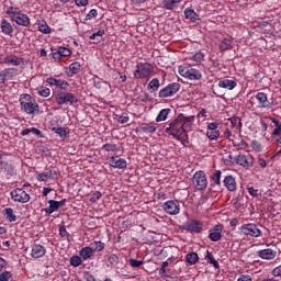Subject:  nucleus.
Returning a JSON list of instances; mask_svg holds the SVG:
<instances>
[{"mask_svg": "<svg viewBox=\"0 0 281 281\" xmlns=\"http://www.w3.org/2000/svg\"><path fill=\"white\" fill-rule=\"evenodd\" d=\"M183 113L178 114V116L168 123V127L165 128V133L167 135H171L173 139H177V142H181L182 146H186L184 138H183Z\"/></svg>", "mask_w": 281, "mask_h": 281, "instance_id": "f257e3e1", "label": "nucleus"}, {"mask_svg": "<svg viewBox=\"0 0 281 281\" xmlns=\"http://www.w3.org/2000/svg\"><path fill=\"white\" fill-rule=\"evenodd\" d=\"M5 14H8V16H10V21L16 23V25H20L21 27H30V16L23 13L20 8L9 7L5 10Z\"/></svg>", "mask_w": 281, "mask_h": 281, "instance_id": "f03ea898", "label": "nucleus"}, {"mask_svg": "<svg viewBox=\"0 0 281 281\" xmlns=\"http://www.w3.org/2000/svg\"><path fill=\"white\" fill-rule=\"evenodd\" d=\"M20 109L26 115H36L38 113V103L32 95L24 93L20 95Z\"/></svg>", "mask_w": 281, "mask_h": 281, "instance_id": "7ed1b4c3", "label": "nucleus"}, {"mask_svg": "<svg viewBox=\"0 0 281 281\" xmlns=\"http://www.w3.org/2000/svg\"><path fill=\"white\" fill-rule=\"evenodd\" d=\"M54 99L58 106H74V104H78V97L76 94L63 90H57Z\"/></svg>", "mask_w": 281, "mask_h": 281, "instance_id": "20e7f679", "label": "nucleus"}, {"mask_svg": "<svg viewBox=\"0 0 281 281\" xmlns=\"http://www.w3.org/2000/svg\"><path fill=\"white\" fill-rule=\"evenodd\" d=\"M153 71H155L153 64L138 63L134 71V78H136V80H145L146 78H150V76H153Z\"/></svg>", "mask_w": 281, "mask_h": 281, "instance_id": "39448f33", "label": "nucleus"}, {"mask_svg": "<svg viewBox=\"0 0 281 281\" xmlns=\"http://www.w3.org/2000/svg\"><path fill=\"white\" fill-rule=\"evenodd\" d=\"M178 71L179 75L182 78H187V80H201V78H203L201 70L192 68V66H179Z\"/></svg>", "mask_w": 281, "mask_h": 281, "instance_id": "423d86ee", "label": "nucleus"}, {"mask_svg": "<svg viewBox=\"0 0 281 281\" xmlns=\"http://www.w3.org/2000/svg\"><path fill=\"white\" fill-rule=\"evenodd\" d=\"M180 90H181V83L179 82L168 83L165 88L158 91V98H160L161 100L173 98V95H177V93H179Z\"/></svg>", "mask_w": 281, "mask_h": 281, "instance_id": "0eeeda50", "label": "nucleus"}, {"mask_svg": "<svg viewBox=\"0 0 281 281\" xmlns=\"http://www.w3.org/2000/svg\"><path fill=\"white\" fill-rule=\"evenodd\" d=\"M192 184L194 186L195 190L203 192L207 189V176L205 171L199 170L192 177Z\"/></svg>", "mask_w": 281, "mask_h": 281, "instance_id": "6e6552de", "label": "nucleus"}, {"mask_svg": "<svg viewBox=\"0 0 281 281\" xmlns=\"http://www.w3.org/2000/svg\"><path fill=\"white\" fill-rule=\"evenodd\" d=\"M239 229L244 236H251L252 238H260L262 236V231L254 223L243 224Z\"/></svg>", "mask_w": 281, "mask_h": 281, "instance_id": "1a4fd4ad", "label": "nucleus"}, {"mask_svg": "<svg viewBox=\"0 0 281 281\" xmlns=\"http://www.w3.org/2000/svg\"><path fill=\"white\" fill-rule=\"evenodd\" d=\"M10 196L12 201H14L15 203H22V204L30 203V199H32V196H30V193L25 192V190L21 188L13 189L10 192Z\"/></svg>", "mask_w": 281, "mask_h": 281, "instance_id": "9d476101", "label": "nucleus"}, {"mask_svg": "<svg viewBox=\"0 0 281 281\" xmlns=\"http://www.w3.org/2000/svg\"><path fill=\"white\" fill-rule=\"evenodd\" d=\"M257 100V109H266L269 111L273 109V102L269 101V95L265 92H258L255 97H251V100Z\"/></svg>", "mask_w": 281, "mask_h": 281, "instance_id": "9b49d317", "label": "nucleus"}, {"mask_svg": "<svg viewBox=\"0 0 281 281\" xmlns=\"http://www.w3.org/2000/svg\"><path fill=\"white\" fill-rule=\"evenodd\" d=\"M182 229L189 232V234H201V232H203V222L190 220L182 225Z\"/></svg>", "mask_w": 281, "mask_h": 281, "instance_id": "f8f14e48", "label": "nucleus"}, {"mask_svg": "<svg viewBox=\"0 0 281 281\" xmlns=\"http://www.w3.org/2000/svg\"><path fill=\"white\" fill-rule=\"evenodd\" d=\"M235 164L249 170V168H254L255 159L251 155L239 154L235 157Z\"/></svg>", "mask_w": 281, "mask_h": 281, "instance_id": "ddd939ff", "label": "nucleus"}, {"mask_svg": "<svg viewBox=\"0 0 281 281\" xmlns=\"http://www.w3.org/2000/svg\"><path fill=\"white\" fill-rule=\"evenodd\" d=\"M162 209L169 216H177L181 212V204L177 200H168L164 203Z\"/></svg>", "mask_w": 281, "mask_h": 281, "instance_id": "4468645a", "label": "nucleus"}, {"mask_svg": "<svg viewBox=\"0 0 281 281\" xmlns=\"http://www.w3.org/2000/svg\"><path fill=\"white\" fill-rule=\"evenodd\" d=\"M182 135L184 139V144H190V140H188V132L192 131V126H194V116H186L182 114Z\"/></svg>", "mask_w": 281, "mask_h": 281, "instance_id": "2eb2a0df", "label": "nucleus"}, {"mask_svg": "<svg viewBox=\"0 0 281 281\" xmlns=\"http://www.w3.org/2000/svg\"><path fill=\"white\" fill-rule=\"evenodd\" d=\"M106 267L109 269H124L126 267V263H124V258L119 257L115 254H112L109 256L106 260Z\"/></svg>", "mask_w": 281, "mask_h": 281, "instance_id": "dca6fc26", "label": "nucleus"}, {"mask_svg": "<svg viewBox=\"0 0 281 281\" xmlns=\"http://www.w3.org/2000/svg\"><path fill=\"white\" fill-rule=\"evenodd\" d=\"M3 64L11 67H23V65H25V59L23 57L11 54L3 58Z\"/></svg>", "mask_w": 281, "mask_h": 281, "instance_id": "f3484780", "label": "nucleus"}, {"mask_svg": "<svg viewBox=\"0 0 281 281\" xmlns=\"http://www.w3.org/2000/svg\"><path fill=\"white\" fill-rule=\"evenodd\" d=\"M46 82L49 85V87H56V89H60V91H67V89H69V81L64 79L48 77L46 78Z\"/></svg>", "mask_w": 281, "mask_h": 281, "instance_id": "a211bd4d", "label": "nucleus"}, {"mask_svg": "<svg viewBox=\"0 0 281 281\" xmlns=\"http://www.w3.org/2000/svg\"><path fill=\"white\" fill-rule=\"evenodd\" d=\"M223 238V224H216L209 231V239L212 243H218Z\"/></svg>", "mask_w": 281, "mask_h": 281, "instance_id": "6ab92c4d", "label": "nucleus"}, {"mask_svg": "<svg viewBox=\"0 0 281 281\" xmlns=\"http://www.w3.org/2000/svg\"><path fill=\"white\" fill-rule=\"evenodd\" d=\"M60 177V171L57 169H50L49 171L38 173L36 176L37 181H47V179H50V181H56Z\"/></svg>", "mask_w": 281, "mask_h": 281, "instance_id": "aec40b11", "label": "nucleus"}, {"mask_svg": "<svg viewBox=\"0 0 281 281\" xmlns=\"http://www.w3.org/2000/svg\"><path fill=\"white\" fill-rule=\"evenodd\" d=\"M110 166L111 168H116L117 170H125L128 167V162L126 159L121 158L120 156L110 157Z\"/></svg>", "mask_w": 281, "mask_h": 281, "instance_id": "412c9836", "label": "nucleus"}, {"mask_svg": "<svg viewBox=\"0 0 281 281\" xmlns=\"http://www.w3.org/2000/svg\"><path fill=\"white\" fill-rule=\"evenodd\" d=\"M45 254H47V249L45 248V246L41 244H33L31 246V258L38 260V258H43Z\"/></svg>", "mask_w": 281, "mask_h": 281, "instance_id": "4be33fe9", "label": "nucleus"}, {"mask_svg": "<svg viewBox=\"0 0 281 281\" xmlns=\"http://www.w3.org/2000/svg\"><path fill=\"white\" fill-rule=\"evenodd\" d=\"M257 256L261 258V260H273L276 256H278V251L271 248H266L258 250Z\"/></svg>", "mask_w": 281, "mask_h": 281, "instance_id": "5701e85b", "label": "nucleus"}, {"mask_svg": "<svg viewBox=\"0 0 281 281\" xmlns=\"http://www.w3.org/2000/svg\"><path fill=\"white\" fill-rule=\"evenodd\" d=\"M0 30L4 36H12V34H14V26H12V23L5 19L1 20Z\"/></svg>", "mask_w": 281, "mask_h": 281, "instance_id": "b1692460", "label": "nucleus"}, {"mask_svg": "<svg viewBox=\"0 0 281 281\" xmlns=\"http://www.w3.org/2000/svg\"><path fill=\"white\" fill-rule=\"evenodd\" d=\"M217 87H220V89H226L227 91H234V89L238 87V83L236 80L221 79L217 83Z\"/></svg>", "mask_w": 281, "mask_h": 281, "instance_id": "393cba45", "label": "nucleus"}, {"mask_svg": "<svg viewBox=\"0 0 281 281\" xmlns=\"http://www.w3.org/2000/svg\"><path fill=\"white\" fill-rule=\"evenodd\" d=\"M71 56V49L68 47H58L57 52L53 53L54 60H60L63 57Z\"/></svg>", "mask_w": 281, "mask_h": 281, "instance_id": "a878e982", "label": "nucleus"}, {"mask_svg": "<svg viewBox=\"0 0 281 281\" xmlns=\"http://www.w3.org/2000/svg\"><path fill=\"white\" fill-rule=\"evenodd\" d=\"M223 183L228 192H236V178L234 176H226L223 180Z\"/></svg>", "mask_w": 281, "mask_h": 281, "instance_id": "bb28decb", "label": "nucleus"}, {"mask_svg": "<svg viewBox=\"0 0 281 281\" xmlns=\"http://www.w3.org/2000/svg\"><path fill=\"white\" fill-rule=\"evenodd\" d=\"M184 19H187V21H190V23H199V21H201V19H199V14L194 12V9L190 8H187L184 10Z\"/></svg>", "mask_w": 281, "mask_h": 281, "instance_id": "cd10ccee", "label": "nucleus"}, {"mask_svg": "<svg viewBox=\"0 0 281 281\" xmlns=\"http://www.w3.org/2000/svg\"><path fill=\"white\" fill-rule=\"evenodd\" d=\"M2 74L4 76V80H7V82L9 80H14V78H16L19 76V69L16 68H4L2 70Z\"/></svg>", "mask_w": 281, "mask_h": 281, "instance_id": "c85d7f7f", "label": "nucleus"}, {"mask_svg": "<svg viewBox=\"0 0 281 281\" xmlns=\"http://www.w3.org/2000/svg\"><path fill=\"white\" fill-rule=\"evenodd\" d=\"M48 205V207L44 209V212L47 216H50V214H54V212H57L60 209L58 206V201L55 200H49Z\"/></svg>", "mask_w": 281, "mask_h": 281, "instance_id": "c756f323", "label": "nucleus"}, {"mask_svg": "<svg viewBox=\"0 0 281 281\" xmlns=\"http://www.w3.org/2000/svg\"><path fill=\"white\" fill-rule=\"evenodd\" d=\"M232 43H233L232 37L223 38L222 42L218 45L220 52L223 53V52H227V50L232 49V47H233Z\"/></svg>", "mask_w": 281, "mask_h": 281, "instance_id": "7c9ffc66", "label": "nucleus"}, {"mask_svg": "<svg viewBox=\"0 0 281 281\" xmlns=\"http://www.w3.org/2000/svg\"><path fill=\"white\" fill-rule=\"evenodd\" d=\"M52 131L56 135H59V137L61 139H67V137H69V130H68V127H53Z\"/></svg>", "mask_w": 281, "mask_h": 281, "instance_id": "2f4dec72", "label": "nucleus"}, {"mask_svg": "<svg viewBox=\"0 0 281 281\" xmlns=\"http://www.w3.org/2000/svg\"><path fill=\"white\" fill-rule=\"evenodd\" d=\"M37 27L42 34H52V27H49V24L45 20L37 21Z\"/></svg>", "mask_w": 281, "mask_h": 281, "instance_id": "473e14b6", "label": "nucleus"}, {"mask_svg": "<svg viewBox=\"0 0 281 281\" xmlns=\"http://www.w3.org/2000/svg\"><path fill=\"white\" fill-rule=\"evenodd\" d=\"M160 82L159 78H154L149 81L147 89L150 93H157L159 91Z\"/></svg>", "mask_w": 281, "mask_h": 281, "instance_id": "72a5a7b5", "label": "nucleus"}, {"mask_svg": "<svg viewBox=\"0 0 281 281\" xmlns=\"http://www.w3.org/2000/svg\"><path fill=\"white\" fill-rule=\"evenodd\" d=\"M183 0H164L162 1V8L165 10H175L181 3Z\"/></svg>", "mask_w": 281, "mask_h": 281, "instance_id": "f704fd0d", "label": "nucleus"}, {"mask_svg": "<svg viewBox=\"0 0 281 281\" xmlns=\"http://www.w3.org/2000/svg\"><path fill=\"white\" fill-rule=\"evenodd\" d=\"M81 68H82V65L79 61L71 63L68 67L70 78L76 76V74H80Z\"/></svg>", "mask_w": 281, "mask_h": 281, "instance_id": "c9c22d12", "label": "nucleus"}, {"mask_svg": "<svg viewBox=\"0 0 281 281\" xmlns=\"http://www.w3.org/2000/svg\"><path fill=\"white\" fill-rule=\"evenodd\" d=\"M79 255L81 256L82 260H89V258L93 257V250L91 246H87L80 249Z\"/></svg>", "mask_w": 281, "mask_h": 281, "instance_id": "e433bc0d", "label": "nucleus"}, {"mask_svg": "<svg viewBox=\"0 0 281 281\" xmlns=\"http://www.w3.org/2000/svg\"><path fill=\"white\" fill-rule=\"evenodd\" d=\"M3 216H5L7 221H9V223H15V221H16V215L14 214V209H12V207L4 209Z\"/></svg>", "mask_w": 281, "mask_h": 281, "instance_id": "4c0bfd02", "label": "nucleus"}, {"mask_svg": "<svg viewBox=\"0 0 281 281\" xmlns=\"http://www.w3.org/2000/svg\"><path fill=\"white\" fill-rule=\"evenodd\" d=\"M35 91L41 98H49V95H52V90L45 86L37 87Z\"/></svg>", "mask_w": 281, "mask_h": 281, "instance_id": "58836bf2", "label": "nucleus"}, {"mask_svg": "<svg viewBox=\"0 0 281 281\" xmlns=\"http://www.w3.org/2000/svg\"><path fill=\"white\" fill-rule=\"evenodd\" d=\"M101 149H103L104 153H120V146H117V144L106 143L102 145Z\"/></svg>", "mask_w": 281, "mask_h": 281, "instance_id": "ea45409f", "label": "nucleus"}, {"mask_svg": "<svg viewBox=\"0 0 281 281\" xmlns=\"http://www.w3.org/2000/svg\"><path fill=\"white\" fill-rule=\"evenodd\" d=\"M205 260L209 262V265H213L214 269H220L221 265H218V261L214 258V255L210 252V250H206Z\"/></svg>", "mask_w": 281, "mask_h": 281, "instance_id": "a19ab883", "label": "nucleus"}, {"mask_svg": "<svg viewBox=\"0 0 281 281\" xmlns=\"http://www.w3.org/2000/svg\"><path fill=\"white\" fill-rule=\"evenodd\" d=\"M30 133H33V135H37V137H43V132L36 127H30L25 128L21 132L22 137H25V135H30Z\"/></svg>", "mask_w": 281, "mask_h": 281, "instance_id": "79ce46f5", "label": "nucleus"}, {"mask_svg": "<svg viewBox=\"0 0 281 281\" xmlns=\"http://www.w3.org/2000/svg\"><path fill=\"white\" fill-rule=\"evenodd\" d=\"M186 262H188V265H196L199 262V254L196 252L187 254Z\"/></svg>", "mask_w": 281, "mask_h": 281, "instance_id": "37998d69", "label": "nucleus"}, {"mask_svg": "<svg viewBox=\"0 0 281 281\" xmlns=\"http://www.w3.org/2000/svg\"><path fill=\"white\" fill-rule=\"evenodd\" d=\"M168 115H170V109L167 108L160 110L156 117V122H166V120H168Z\"/></svg>", "mask_w": 281, "mask_h": 281, "instance_id": "c03bdc74", "label": "nucleus"}, {"mask_svg": "<svg viewBox=\"0 0 281 281\" xmlns=\"http://www.w3.org/2000/svg\"><path fill=\"white\" fill-rule=\"evenodd\" d=\"M104 243L102 240L93 241L90 244V248H92L93 254L98 251H104Z\"/></svg>", "mask_w": 281, "mask_h": 281, "instance_id": "a18cd8bd", "label": "nucleus"}, {"mask_svg": "<svg viewBox=\"0 0 281 281\" xmlns=\"http://www.w3.org/2000/svg\"><path fill=\"white\" fill-rule=\"evenodd\" d=\"M189 60H192L193 63H203V60H205V54L202 52H196L189 57Z\"/></svg>", "mask_w": 281, "mask_h": 281, "instance_id": "49530a36", "label": "nucleus"}, {"mask_svg": "<svg viewBox=\"0 0 281 281\" xmlns=\"http://www.w3.org/2000/svg\"><path fill=\"white\" fill-rule=\"evenodd\" d=\"M114 120H116V122H119V124H127V122L131 120V117H128V114H126V113L114 114Z\"/></svg>", "mask_w": 281, "mask_h": 281, "instance_id": "de8ad7c7", "label": "nucleus"}, {"mask_svg": "<svg viewBox=\"0 0 281 281\" xmlns=\"http://www.w3.org/2000/svg\"><path fill=\"white\" fill-rule=\"evenodd\" d=\"M140 131H142V133H146V134L153 135V133H155V131H157V127L155 125H150L148 123H145L140 127Z\"/></svg>", "mask_w": 281, "mask_h": 281, "instance_id": "09e8293b", "label": "nucleus"}, {"mask_svg": "<svg viewBox=\"0 0 281 281\" xmlns=\"http://www.w3.org/2000/svg\"><path fill=\"white\" fill-rule=\"evenodd\" d=\"M272 124H274L276 128L272 131V135L280 136L281 135V122L270 117Z\"/></svg>", "mask_w": 281, "mask_h": 281, "instance_id": "8fccbe9b", "label": "nucleus"}, {"mask_svg": "<svg viewBox=\"0 0 281 281\" xmlns=\"http://www.w3.org/2000/svg\"><path fill=\"white\" fill-rule=\"evenodd\" d=\"M223 172L221 170H216L212 176H211V181L214 183V186H221V177Z\"/></svg>", "mask_w": 281, "mask_h": 281, "instance_id": "3c124183", "label": "nucleus"}, {"mask_svg": "<svg viewBox=\"0 0 281 281\" xmlns=\"http://www.w3.org/2000/svg\"><path fill=\"white\" fill-rule=\"evenodd\" d=\"M59 236L60 238H63L64 240H68V243L71 240V234H69V232H67V227L65 226H60L59 227Z\"/></svg>", "mask_w": 281, "mask_h": 281, "instance_id": "603ef678", "label": "nucleus"}, {"mask_svg": "<svg viewBox=\"0 0 281 281\" xmlns=\"http://www.w3.org/2000/svg\"><path fill=\"white\" fill-rule=\"evenodd\" d=\"M104 34H105L104 30H99L98 32L92 33L89 36V38H90V41H95V38H97L98 43H100V41H102V36H104Z\"/></svg>", "mask_w": 281, "mask_h": 281, "instance_id": "864d4df0", "label": "nucleus"}, {"mask_svg": "<svg viewBox=\"0 0 281 281\" xmlns=\"http://www.w3.org/2000/svg\"><path fill=\"white\" fill-rule=\"evenodd\" d=\"M71 267H80L82 265V258L78 255L70 257Z\"/></svg>", "mask_w": 281, "mask_h": 281, "instance_id": "5fc2aeb1", "label": "nucleus"}, {"mask_svg": "<svg viewBox=\"0 0 281 281\" xmlns=\"http://www.w3.org/2000/svg\"><path fill=\"white\" fill-rule=\"evenodd\" d=\"M206 135L209 139H218V137H221V133L218 132V130H207Z\"/></svg>", "mask_w": 281, "mask_h": 281, "instance_id": "6e6d98bb", "label": "nucleus"}, {"mask_svg": "<svg viewBox=\"0 0 281 281\" xmlns=\"http://www.w3.org/2000/svg\"><path fill=\"white\" fill-rule=\"evenodd\" d=\"M229 122H231L233 128H238V126H243V123L240 122V117H238V116L231 117Z\"/></svg>", "mask_w": 281, "mask_h": 281, "instance_id": "4d7b16f0", "label": "nucleus"}, {"mask_svg": "<svg viewBox=\"0 0 281 281\" xmlns=\"http://www.w3.org/2000/svg\"><path fill=\"white\" fill-rule=\"evenodd\" d=\"M128 262L133 269H139V267H142V265H144L143 260H137V259H130Z\"/></svg>", "mask_w": 281, "mask_h": 281, "instance_id": "13d9d810", "label": "nucleus"}, {"mask_svg": "<svg viewBox=\"0 0 281 281\" xmlns=\"http://www.w3.org/2000/svg\"><path fill=\"white\" fill-rule=\"evenodd\" d=\"M101 199H102V192L95 191L94 193H92L90 198V203H97V201H100Z\"/></svg>", "mask_w": 281, "mask_h": 281, "instance_id": "bf43d9fd", "label": "nucleus"}, {"mask_svg": "<svg viewBox=\"0 0 281 281\" xmlns=\"http://www.w3.org/2000/svg\"><path fill=\"white\" fill-rule=\"evenodd\" d=\"M98 18V10L91 9L89 13L86 15L85 21H91V19H97Z\"/></svg>", "mask_w": 281, "mask_h": 281, "instance_id": "052dcab7", "label": "nucleus"}, {"mask_svg": "<svg viewBox=\"0 0 281 281\" xmlns=\"http://www.w3.org/2000/svg\"><path fill=\"white\" fill-rule=\"evenodd\" d=\"M11 278L12 272L10 271H3L2 273H0V281H10Z\"/></svg>", "mask_w": 281, "mask_h": 281, "instance_id": "680f3d73", "label": "nucleus"}, {"mask_svg": "<svg viewBox=\"0 0 281 281\" xmlns=\"http://www.w3.org/2000/svg\"><path fill=\"white\" fill-rule=\"evenodd\" d=\"M233 144H234V146H237L241 150H245V148H247V146H248V144H247V142H245V139H241L240 142H234Z\"/></svg>", "mask_w": 281, "mask_h": 281, "instance_id": "e2e57ef3", "label": "nucleus"}, {"mask_svg": "<svg viewBox=\"0 0 281 281\" xmlns=\"http://www.w3.org/2000/svg\"><path fill=\"white\" fill-rule=\"evenodd\" d=\"M271 273L274 278H281V265L272 269Z\"/></svg>", "mask_w": 281, "mask_h": 281, "instance_id": "0e129e2a", "label": "nucleus"}, {"mask_svg": "<svg viewBox=\"0 0 281 281\" xmlns=\"http://www.w3.org/2000/svg\"><path fill=\"white\" fill-rule=\"evenodd\" d=\"M83 279L86 281H97L95 277H93V274H91V272H88V271L83 273Z\"/></svg>", "mask_w": 281, "mask_h": 281, "instance_id": "69168bd1", "label": "nucleus"}, {"mask_svg": "<svg viewBox=\"0 0 281 281\" xmlns=\"http://www.w3.org/2000/svg\"><path fill=\"white\" fill-rule=\"evenodd\" d=\"M247 191L250 196H258V189H255L254 187H248Z\"/></svg>", "mask_w": 281, "mask_h": 281, "instance_id": "338daca9", "label": "nucleus"}, {"mask_svg": "<svg viewBox=\"0 0 281 281\" xmlns=\"http://www.w3.org/2000/svg\"><path fill=\"white\" fill-rule=\"evenodd\" d=\"M237 281H254V279H251V276L249 274H240Z\"/></svg>", "mask_w": 281, "mask_h": 281, "instance_id": "774afa93", "label": "nucleus"}]
</instances>
